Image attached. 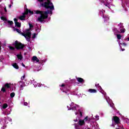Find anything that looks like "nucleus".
<instances>
[{"instance_id": "obj_11", "label": "nucleus", "mask_w": 129, "mask_h": 129, "mask_svg": "<svg viewBox=\"0 0 129 129\" xmlns=\"http://www.w3.org/2000/svg\"><path fill=\"white\" fill-rule=\"evenodd\" d=\"M76 79L79 83H83V82H84V79L82 78H77Z\"/></svg>"}, {"instance_id": "obj_29", "label": "nucleus", "mask_w": 129, "mask_h": 129, "mask_svg": "<svg viewBox=\"0 0 129 129\" xmlns=\"http://www.w3.org/2000/svg\"><path fill=\"white\" fill-rule=\"evenodd\" d=\"M78 111L80 113V117H82V116H83V115L82 114V112L80 111V109H79Z\"/></svg>"}, {"instance_id": "obj_41", "label": "nucleus", "mask_w": 129, "mask_h": 129, "mask_svg": "<svg viewBox=\"0 0 129 129\" xmlns=\"http://www.w3.org/2000/svg\"><path fill=\"white\" fill-rule=\"evenodd\" d=\"M78 119H78L77 118H76L74 120V121L77 122L78 121Z\"/></svg>"}, {"instance_id": "obj_2", "label": "nucleus", "mask_w": 129, "mask_h": 129, "mask_svg": "<svg viewBox=\"0 0 129 129\" xmlns=\"http://www.w3.org/2000/svg\"><path fill=\"white\" fill-rule=\"evenodd\" d=\"M13 46H15V47L13 46H9V48L11 51H15L16 50H23L25 47V45L23 44L21 42H19L18 40H16L15 42L13 43Z\"/></svg>"}, {"instance_id": "obj_33", "label": "nucleus", "mask_w": 129, "mask_h": 129, "mask_svg": "<svg viewBox=\"0 0 129 129\" xmlns=\"http://www.w3.org/2000/svg\"><path fill=\"white\" fill-rule=\"evenodd\" d=\"M83 120H84V121H87L88 120V116H86Z\"/></svg>"}, {"instance_id": "obj_16", "label": "nucleus", "mask_w": 129, "mask_h": 129, "mask_svg": "<svg viewBox=\"0 0 129 129\" xmlns=\"http://www.w3.org/2000/svg\"><path fill=\"white\" fill-rule=\"evenodd\" d=\"M28 14H29V10L27 9L22 14V15L26 16V15H28Z\"/></svg>"}, {"instance_id": "obj_19", "label": "nucleus", "mask_w": 129, "mask_h": 129, "mask_svg": "<svg viewBox=\"0 0 129 129\" xmlns=\"http://www.w3.org/2000/svg\"><path fill=\"white\" fill-rule=\"evenodd\" d=\"M7 107H8V104H7V103L4 104L3 106V109H6V108H7Z\"/></svg>"}, {"instance_id": "obj_37", "label": "nucleus", "mask_w": 129, "mask_h": 129, "mask_svg": "<svg viewBox=\"0 0 129 129\" xmlns=\"http://www.w3.org/2000/svg\"><path fill=\"white\" fill-rule=\"evenodd\" d=\"M115 124H116V123H112V124L111 125V126H112L113 127H115Z\"/></svg>"}, {"instance_id": "obj_13", "label": "nucleus", "mask_w": 129, "mask_h": 129, "mask_svg": "<svg viewBox=\"0 0 129 129\" xmlns=\"http://www.w3.org/2000/svg\"><path fill=\"white\" fill-rule=\"evenodd\" d=\"M12 66L15 68V69H19V66L16 62L12 64Z\"/></svg>"}, {"instance_id": "obj_4", "label": "nucleus", "mask_w": 129, "mask_h": 129, "mask_svg": "<svg viewBox=\"0 0 129 129\" xmlns=\"http://www.w3.org/2000/svg\"><path fill=\"white\" fill-rule=\"evenodd\" d=\"M112 121L116 124H119L120 123V119L117 116H114L112 118Z\"/></svg>"}, {"instance_id": "obj_26", "label": "nucleus", "mask_w": 129, "mask_h": 129, "mask_svg": "<svg viewBox=\"0 0 129 129\" xmlns=\"http://www.w3.org/2000/svg\"><path fill=\"white\" fill-rule=\"evenodd\" d=\"M95 86H96V87H97L98 86V88H99L100 91H101V90H102V88H101V87L100 86H99V84H96L95 85Z\"/></svg>"}, {"instance_id": "obj_31", "label": "nucleus", "mask_w": 129, "mask_h": 129, "mask_svg": "<svg viewBox=\"0 0 129 129\" xmlns=\"http://www.w3.org/2000/svg\"><path fill=\"white\" fill-rule=\"evenodd\" d=\"M114 32H115V33H120V32H119V31H118V30H117V28H114Z\"/></svg>"}, {"instance_id": "obj_45", "label": "nucleus", "mask_w": 129, "mask_h": 129, "mask_svg": "<svg viewBox=\"0 0 129 129\" xmlns=\"http://www.w3.org/2000/svg\"><path fill=\"white\" fill-rule=\"evenodd\" d=\"M22 66L23 67H26V66L23 63H22Z\"/></svg>"}, {"instance_id": "obj_35", "label": "nucleus", "mask_w": 129, "mask_h": 129, "mask_svg": "<svg viewBox=\"0 0 129 129\" xmlns=\"http://www.w3.org/2000/svg\"><path fill=\"white\" fill-rule=\"evenodd\" d=\"M14 23L15 24H16V23H18V19L17 18H14Z\"/></svg>"}, {"instance_id": "obj_18", "label": "nucleus", "mask_w": 129, "mask_h": 129, "mask_svg": "<svg viewBox=\"0 0 129 129\" xmlns=\"http://www.w3.org/2000/svg\"><path fill=\"white\" fill-rule=\"evenodd\" d=\"M100 14L103 18H104V11H100Z\"/></svg>"}, {"instance_id": "obj_1", "label": "nucleus", "mask_w": 129, "mask_h": 129, "mask_svg": "<svg viewBox=\"0 0 129 129\" xmlns=\"http://www.w3.org/2000/svg\"><path fill=\"white\" fill-rule=\"evenodd\" d=\"M53 10H51V11H43L40 10H36L34 11L35 15H40V16L37 19L38 22H40V23H43L44 22V20H46V19H48V15L53 14L52 11Z\"/></svg>"}, {"instance_id": "obj_5", "label": "nucleus", "mask_w": 129, "mask_h": 129, "mask_svg": "<svg viewBox=\"0 0 129 129\" xmlns=\"http://www.w3.org/2000/svg\"><path fill=\"white\" fill-rule=\"evenodd\" d=\"M59 86H61V87H64V89H63V92H65V93H67V91H70V86L68 85L62 84L61 85H59Z\"/></svg>"}, {"instance_id": "obj_46", "label": "nucleus", "mask_w": 129, "mask_h": 129, "mask_svg": "<svg viewBox=\"0 0 129 129\" xmlns=\"http://www.w3.org/2000/svg\"><path fill=\"white\" fill-rule=\"evenodd\" d=\"M125 40H127V41H129V37H128L127 38H126Z\"/></svg>"}, {"instance_id": "obj_23", "label": "nucleus", "mask_w": 129, "mask_h": 129, "mask_svg": "<svg viewBox=\"0 0 129 129\" xmlns=\"http://www.w3.org/2000/svg\"><path fill=\"white\" fill-rule=\"evenodd\" d=\"M1 19L2 20V21H8V19H7V18L4 16L1 17Z\"/></svg>"}, {"instance_id": "obj_22", "label": "nucleus", "mask_w": 129, "mask_h": 129, "mask_svg": "<svg viewBox=\"0 0 129 129\" xmlns=\"http://www.w3.org/2000/svg\"><path fill=\"white\" fill-rule=\"evenodd\" d=\"M16 94H15V93L13 92V93H11L10 94V97H11V98H13V97H15V95Z\"/></svg>"}, {"instance_id": "obj_3", "label": "nucleus", "mask_w": 129, "mask_h": 129, "mask_svg": "<svg viewBox=\"0 0 129 129\" xmlns=\"http://www.w3.org/2000/svg\"><path fill=\"white\" fill-rule=\"evenodd\" d=\"M13 28L14 29V31L16 30L17 33L23 36V37L26 39L27 41H30V39H31V37L32 36V33L31 32H26V33L25 34L18 28H15L14 27H13Z\"/></svg>"}, {"instance_id": "obj_32", "label": "nucleus", "mask_w": 129, "mask_h": 129, "mask_svg": "<svg viewBox=\"0 0 129 129\" xmlns=\"http://www.w3.org/2000/svg\"><path fill=\"white\" fill-rule=\"evenodd\" d=\"M28 13H29V14H31V15H34V12H33L30 10H28Z\"/></svg>"}, {"instance_id": "obj_24", "label": "nucleus", "mask_w": 129, "mask_h": 129, "mask_svg": "<svg viewBox=\"0 0 129 129\" xmlns=\"http://www.w3.org/2000/svg\"><path fill=\"white\" fill-rule=\"evenodd\" d=\"M119 27H120V29H123V25L122 23H120L118 25Z\"/></svg>"}, {"instance_id": "obj_48", "label": "nucleus", "mask_w": 129, "mask_h": 129, "mask_svg": "<svg viewBox=\"0 0 129 129\" xmlns=\"http://www.w3.org/2000/svg\"><path fill=\"white\" fill-rule=\"evenodd\" d=\"M36 32L38 31V29H36Z\"/></svg>"}, {"instance_id": "obj_47", "label": "nucleus", "mask_w": 129, "mask_h": 129, "mask_svg": "<svg viewBox=\"0 0 129 129\" xmlns=\"http://www.w3.org/2000/svg\"><path fill=\"white\" fill-rule=\"evenodd\" d=\"M88 120H89V121H90V118H88Z\"/></svg>"}, {"instance_id": "obj_17", "label": "nucleus", "mask_w": 129, "mask_h": 129, "mask_svg": "<svg viewBox=\"0 0 129 129\" xmlns=\"http://www.w3.org/2000/svg\"><path fill=\"white\" fill-rule=\"evenodd\" d=\"M5 88H11V86L10 85V84L9 83H6L5 85H4Z\"/></svg>"}, {"instance_id": "obj_9", "label": "nucleus", "mask_w": 129, "mask_h": 129, "mask_svg": "<svg viewBox=\"0 0 129 129\" xmlns=\"http://www.w3.org/2000/svg\"><path fill=\"white\" fill-rule=\"evenodd\" d=\"M23 15L20 16L19 18V20L21 21H25L26 20V15L22 14Z\"/></svg>"}, {"instance_id": "obj_36", "label": "nucleus", "mask_w": 129, "mask_h": 129, "mask_svg": "<svg viewBox=\"0 0 129 129\" xmlns=\"http://www.w3.org/2000/svg\"><path fill=\"white\" fill-rule=\"evenodd\" d=\"M120 45H123V46H124V47H126V43L123 42V43H120Z\"/></svg>"}, {"instance_id": "obj_40", "label": "nucleus", "mask_w": 129, "mask_h": 129, "mask_svg": "<svg viewBox=\"0 0 129 129\" xmlns=\"http://www.w3.org/2000/svg\"><path fill=\"white\" fill-rule=\"evenodd\" d=\"M30 31H31V29L30 28L26 29V32H27V33L30 32Z\"/></svg>"}, {"instance_id": "obj_20", "label": "nucleus", "mask_w": 129, "mask_h": 129, "mask_svg": "<svg viewBox=\"0 0 129 129\" xmlns=\"http://www.w3.org/2000/svg\"><path fill=\"white\" fill-rule=\"evenodd\" d=\"M7 22H8V23L9 25H10V26H12V25H14V22L12 21L8 20Z\"/></svg>"}, {"instance_id": "obj_34", "label": "nucleus", "mask_w": 129, "mask_h": 129, "mask_svg": "<svg viewBox=\"0 0 129 129\" xmlns=\"http://www.w3.org/2000/svg\"><path fill=\"white\" fill-rule=\"evenodd\" d=\"M36 36H37V34L34 33L32 35L33 39H35V38H36Z\"/></svg>"}, {"instance_id": "obj_39", "label": "nucleus", "mask_w": 129, "mask_h": 129, "mask_svg": "<svg viewBox=\"0 0 129 129\" xmlns=\"http://www.w3.org/2000/svg\"><path fill=\"white\" fill-rule=\"evenodd\" d=\"M24 105L27 106L28 105V103L27 102H24Z\"/></svg>"}, {"instance_id": "obj_38", "label": "nucleus", "mask_w": 129, "mask_h": 129, "mask_svg": "<svg viewBox=\"0 0 129 129\" xmlns=\"http://www.w3.org/2000/svg\"><path fill=\"white\" fill-rule=\"evenodd\" d=\"M26 77V76L24 75L22 76V77H21V80H24V79H25Z\"/></svg>"}, {"instance_id": "obj_8", "label": "nucleus", "mask_w": 129, "mask_h": 129, "mask_svg": "<svg viewBox=\"0 0 129 129\" xmlns=\"http://www.w3.org/2000/svg\"><path fill=\"white\" fill-rule=\"evenodd\" d=\"M71 110L75 111L76 113V115H77V113L76 112V111H77V109L76 108V107L73 106V107H70V109H68V110Z\"/></svg>"}, {"instance_id": "obj_28", "label": "nucleus", "mask_w": 129, "mask_h": 129, "mask_svg": "<svg viewBox=\"0 0 129 129\" xmlns=\"http://www.w3.org/2000/svg\"><path fill=\"white\" fill-rule=\"evenodd\" d=\"M120 31L121 33H124V32H125V29L120 28Z\"/></svg>"}, {"instance_id": "obj_7", "label": "nucleus", "mask_w": 129, "mask_h": 129, "mask_svg": "<svg viewBox=\"0 0 129 129\" xmlns=\"http://www.w3.org/2000/svg\"><path fill=\"white\" fill-rule=\"evenodd\" d=\"M78 123L79 125H80V126H82L83 125H85V121H84V120H81V119H79Z\"/></svg>"}, {"instance_id": "obj_25", "label": "nucleus", "mask_w": 129, "mask_h": 129, "mask_svg": "<svg viewBox=\"0 0 129 129\" xmlns=\"http://www.w3.org/2000/svg\"><path fill=\"white\" fill-rule=\"evenodd\" d=\"M117 39L120 40V39H121V35L120 34H117Z\"/></svg>"}, {"instance_id": "obj_27", "label": "nucleus", "mask_w": 129, "mask_h": 129, "mask_svg": "<svg viewBox=\"0 0 129 129\" xmlns=\"http://www.w3.org/2000/svg\"><path fill=\"white\" fill-rule=\"evenodd\" d=\"M1 91H2L3 93H5V92H6V88L3 87L1 89Z\"/></svg>"}, {"instance_id": "obj_6", "label": "nucleus", "mask_w": 129, "mask_h": 129, "mask_svg": "<svg viewBox=\"0 0 129 129\" xmlns=\"http://www.w3.org/2000/svg\"><path fill=\"white\" fill-rule=\"evenodd\" d=\"M19 84H20V90H23L24 89V87L26 86V84H25V82L23 81H20L19 82Z\"/></svg>"}, {"instance_id": "obj_30", "label": "nucleus", "mask_w": 129, "mask_h": 129, "mask_svg": "<svg viewBox=\"0 0 129 129\" xmlns=\"http://www.w3.org/2000/svg\"><path fill=\"white\" fill-rule=\"evenodd\" d=\"M104 6H105V7H107L109 9H110V5H109V4H104Z\"/></svg>"}, {"instance_id": "obj_14", "label": "nucleus", "mask_w": 129, "mask_h": 129, "mask_svg": "<svg viewBox=\"0 0 129 129\" xmlns=\"http://www.w3.org/2000/svg\"><path fill=\"white\" fill-rule=\"evenodd\" d=\"M15 26H16L17 28H21L22 24L20 22H17L16 23H15Z\"/></svg>"}, {"instance_id": "obj_10", "label": "nucleus", "mask_w": 129, "mask_h": 129, "mask_svg": "<svg viewBox=\"0 0 129 129\" xmlns=\"http://www.w3.org/2000/svg\"><path fill=\"white\" fill-rule=\"evenodd\" d=\"M88 92H90V93H96L97 91L94 89H90L88 90Z\"/></svg>"}, {"instance_id": "obj_21", "label": "nucleus", "mask_w": 129, "mask_h": 129, "mask_svg": "<svg viewBox=\"0 0 129 129\" xmlns=\"http://www.w3.org/2000/svg\"><path fill=\"white\" fill-rule=\"evenodd\" d=\"M28 25H29V28H30V30H32V29H33V28H34V25H32V24H31V23H29L28 24Z\"/></svg>"}, {"instance_id": "obj_44", "label": "nucleus", "mask_w": 129, "mask_h": 129, "mask_svg": "<svg viewBox=\"0 0 129 129\" xmlns=\"http://www.w3.org/2000/svg\"><path fill=\"white\" fill-rule=\"evenodd\" d=\"M9 9H12V5H9Z\"/></svg>"}, {"instance_id": "obj_43", "label": "nucleus", "mask_w": 129, "mask_h": 129, "mask_svg": "<svg viewBox=\"0 0 129 129\" xmlns=\"http://www.w3.org/2000/svg\"><path fill=\"white\" fill-rule=\"evenodd\" d=\"M4 10H5V12L6 13H7V12H8V11L7 10V8H4Z\"/></svg>"}, {"instance_id": "obj_12", "label": "nucleus", "mask_w": 129, "mask_h": 129, "mask_svg": "<svg viewBox=\"0 0 129 129\" xmlns=\"http://www.w3.org/2000/svg\"><path fill=\"white\" fill-rule=\"evenodd\" d=\"M32 60H33V61H36V62H40V60L39 59H38V57H37V56H34L32 57Z\"/></svg>"}, {"instance_id": "obj_42", "label": "nucleus", "mask_w": 129, "mask_h": 129, "mask_svg": "<svg viewBox=\"0 0 129 129\" xmlns=\"http://www.w3.org/2000/svg\"><path fill=\"white\" fill-rule=\"evenodd\" d=\"M121 51H125V49L122 48H121Z\"/></svg>"}, {"instance_id": "obj_15", "label": "nucleus", "mask_w": 129, "mask_h": 129, "mask_svg": "<svg viewBox=\"0 0 129 129\" xmlns=\"http://www.w3.org/2000/svg\"><path fill=\"white\" fill-rule=\"evenodd\" d=\"M17 57L19 60H22L23 59V56L21 54H17Z\"/></svg>"}]
</instances>
